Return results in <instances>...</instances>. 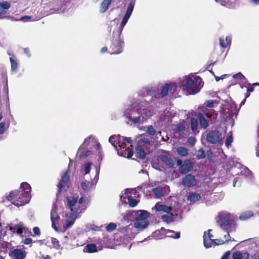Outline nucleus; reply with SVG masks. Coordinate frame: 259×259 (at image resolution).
<instances>
[{
    "instance_id": "39",
    "label": "nucleus",
    "mask_w": 259,
    "mask_h": 259,
    "mask_svg": "<svg viewBox=\"0 0 259 259\" xmlns=\"http://www.w3.org/2000/svg\"><path fill=\"white\" fill-rule=\"evenodd\" d=\"M10 60L11 62L12 71L16 72L18 66V63L12 57L10 58Z\"/></svg>"
},
{
    "instance_id": "31",
    "label": "nucleus",
    "mask_w": 259,
    "mask_h": 259,
    "mask_svg": "<svg viewBox=\"0 0 259 259\" xmlns=\"http://www.w3.org/2000/svg\"><path fill=\"white\" fill-rule=\"evenodd\" d=\"M83 251L84 252L93 253L97 252L98 250L95 244H89L84 247Z\"/></svg>"
},
{
    "instance_id": "19",
    "label": "nucleus",
    "mask_w": 259,
    "mask_h": 259,
    "mask_svg": "<svg viewBox=\"0 0 259 259\" xmlns=\"http://www.w3.org/2000/svg\"><path fill=\"white\" fill-rule=\"evenodd\" d=\"M233 259H248L249 254L246 251H237L233 253Z\"/></svg>"
},
{
    "instance_id": "15",
    "label": "nucleus",
    "mask_w": 259,
    "mask_h": 259,
    "mask_svg": "<svg viewBox=\"0 0 259 259\" xmlns=\"http://www.w3.org/2000/svg\"><path fill=\"white\" fill-rule=\"evenodd\" d=\"M69 176L67 171L63 173L61 176V179L60 180L59 184L57 185L59 191L62 189L68 187Z\"/></svg>"
},
{
    "instance_id": "36",
    "label": "nucleus",
    "mask_w": 259,
    "mask_h": 259,
    "mask_svg": "<svg viewBox=\"0 0 259 259\" xmlns=\"http://www.w3.org/2000/svg\"><path fill=\"white\" fill-rule=\"evenodd\" d=\"M135 3L131 2L129 3L125 15L130 17H131L134 8Z\"/></svg>"
},
{
    "instance_id": "40",
    "label": "nucleus",
    "mask_w": 259,
    "mask_h": 259,
    "mask_svg": "<svg viewBox=\"0 0 259 259\" xmlns=\"http://www.w3.org/2000/svg\"><path fill=\"white\" fill-rule=\"evenodd\" d=\"M130 17L124 15L119 27V33L120 34L121 33L122 30L123 29V27L127 23L128 20L129 19Z\"/></svg>"
},
{
    "instance_id": "42",
    "label": "nucleus",
    "mask_w": 259,
    "mask_h": 259,
    "mask_svg": "<svg viewBox=\"0 0 259 259\" xmlns=\"http://www.w3.org/2000/svg\"><path fill=\"white\" fill-rule=\"evenodd\" d=\"M198 127V121L195 118H192L191 119V128L193 131H195Z\"/></svg>"
},
{
    "instance_id": "57",
    "label": "nucleus",
    "mask_w": 259,
    "mask_h": 259,
    "mask_svg": "<svg viewBox=\"0 0 259 259\" xmlns=\"http://www.w3.org/2000/svg\"><path fill=\"white\" fill-rule=\"evenodd\" d=\"M159 233H160V231H159V230L155 231L153 233V237L155 239H159L162 238V237L159 236L158 235Z\"/></svg>"
},
{
    "instance_id": "63",
    "label": "nucleus",
    "mask_w": 259,
    "mask_h": 259,
    "mask_svg": "<svg viewBox=\"0 0 259 259\" xmlns=\"http://www.w3.org/2000/svg\"><path fill=\"white\" fill-rule=\"evenodd\" d=\"M225 41L227 46H230L231 42V37L230 36H227L226 37Z\"/></svg>"
},
{
    "instance_id": "41",
    "label": "nucleus",
    "mask_w": 259,
    "mask_h": 259,
    "mask_svg": "<svg viewBox=\"0 0 259 259\" xmlns=\"http://www.w3.org/2000/svg\"><path fill=\"white\" fill-rule=\"evenodd\" d=\"M130 17L124 15L119 27V33L120 34L121 33L122 30L123 29V27L127 23L128 20L129 19Z\"/></svg>"
},
{
    "instance_id": "44",
    "label": "nucleus",
    "mask_w": 259,
    "mask_h": 259,
    "mask_svg": "<svg viewBox=\"0 0 259 259\" xmlns=\"http://www.w3.org/2000/svg\"><path fill=\"white\" fill-rule=\"evenodd\" d=\"M162 220L165 222L170 223L173 221V217L172 215L164 214L161 217Z\"/></svg>"
},
{
    "instance_id": "34",
    "label": "nucleus",
    "mask_w": 259,
    "mask_h": 259,
    "mask_svg": "<svg viewBox=\"0 0 259 259\" xmlns=\"http://www.w3.org/2000/svg\"><path fill=\"white\" fill-rule=\"evenodd\" d=\"M92 163L91 162H85L82 167V171L83 172L84 175H86L90 173Z\"/></svg>"
},
{
    "instance_id": "62",
    "label": "nucleus",
    "mask_w": 259,
    "mask_h": 259,
    "mask_svg": "<svg viewBox=\"0 0 259 259\" xmlns=\"http://www.w3.org/2000/svg\"><path fill=\"white\" fill-rule=\"evenodd\" d=\"M31 18V17L28 16H25L22 17L19 20L24 21V22H27L29 21Z\"/></svg>"
},
{
    "instance_id": "48",
    "label": "nucleus",
    "mask_w": 259,
    "mask_h": 259,
    "mask_svg": "<svg viewBox=\"0 0 259 259\" xmlns=\"http://www.w3.org/2000/svg\"><path fill=\"white\" fill-rule=\"evenodd\" d=\"M217 3H220L222 6H225L227 8H231V4L225 0H215Z\"/></svg>"
},
{
    "instance_id": "55",
    "label": "nucleus",
    "mask_w": 259,
    "mask_h": 259,
    "mask_svg": "<svg viewBox=\"0 0 259 259\" xmlns=\"http://www.w3.org/2000/svg\"><path fill=\"white\" fill-rule=\"evenodd\" d=\"M96 150L97 151H98V155H99V158H98V162H99V164L98 165H97V166H100V162L101 161H102V155H101V146L100 147V148L98 149H96ZM97 166V165L96 166Z\"/></svg>"
},
{
    "instance_id": "46",
    "label": "nucleus",
    "mask_w": 259,
    "mask_h": 259,
    "mask_svg": "<svg viewBox=\"0 0 259 259\" xmlns=\"http://www.w3.org/2000/svg\"><path fill=\"white\" fill-rule=\"evenodd\" d=\"M116 226L115 223H110L106 226V230L108 232H112L115 229Z\"/></svg>"
},
{
    "instance_id": "47",
    "label": "nucleus",
    "mask_w": 259,
    "mask_h": 259,
    "mask_svg": "<svg viewBox=\"0 0 259 259\" xmlns=\"http://www.w3.org/2000/svg\"><path fill=\"white\" fill-rule=\"evenodd\" d=\"M0 7L5 11L10 8V4L7 2H2L0 3Z\"/></svg>"
},
{
    "instance_id": "61",
    "label": "nucleus",
    "mask_w": 259,
    "mask_h": 259,
    "mask_svg": "<svg viewBox=\"0 0 259 259\" xmlns=\"http://www.w3.org/2000/svg\"><path fill=\"white\" fill-rule=\"evenodd\" d=\"M205 104H206V107H208V108H212L213 107L214 102L211 100H209V101H207L205 103Z\"/></svg>"
},
{
    "instance_id": "45",
    "label": "nucleus",
    "mask_w": 259,
    "mask_h": 259,
    "mask_svg": "<svg viewBox=\"0 0 259 259\" xmlns=\"http://www.w3.org/2000/svg\"><path fill=\"white\" fill-rule=\"evenodd\" d=\"M206 155L202 149H200L198 151V154L196 155L198 159H203L205 157Z\"/></svg>"
},
{
    "instance_id": "53",
    "label": "nucleus",
    "mask_w": 259,
    "mask_h": 259,
    "mask_svg": "<svg viewBox=\"0 0 259 259\" xmlns=\"http://www.w3.org/2000/svg\"><path fill=\"white\" fill-rule=\"evenodd\" d=\"M257 250L253 255L251 256V259H259V244L256 245Z\"/></svg>"
},
{
    "instance_id": "3",
    "label": "nucleus",
    "mask_w": 259,
    "mask_h": 259,
    "mask_svg": "<svg viewBox=\"0 0 259 259\" xmlns=\"http://www.w3.org/2000/svg\"><path fill=\"white\" fill-rule=\"evenodd\" d=\"M203 82L201 78L193 74L180 77L173 84L176 85L179 91L183 87L184 90H186L190 94L194 95L197 93L203 85Z\"/></svg>"
},
{
    "instance_id": "24",
    "label": "nucleus",
    "mask_w": 259,
    "mask_h": 259,
    "mask_svg": "<svg viewBox=\"0 0 259 259\" xmlns=\"http://www.w3.org/2000/svg\"><path fill=\"white\" fill-rule=\"evenodd\" d=\"M111 2L112 0H103L100 7V12L101 13H105L108 10Z\"/></svg>"
},
{
    "instance_id": "37",
    "label": "nucleus",
    "mask_w": 259,
    "mask_h": 259,
    "mask_svg": "<svg viewBox=\"0 0 259 259\" xmlns=\"http://www.w3.org/2000/svg\"><path fill=\"white\" fill-rule=\"evenodd\" d=\"M136 140L139 145L141 143L142 144L149 143L148 138L146 137V136L143 135H140L139 137H138Z\"/></svg>"
},
{
    "instance_id": "27",
    "label": "nucleus",
    "mask_w": 259,
    "mask_h": 259,
    "mask_svg": "<svg viewBox=\"0 0 259 259\" xmlns=\"http://www.w3.org/2000/svg\"><path fill=\"white\" fill-rule=\"evenodd\" d=\"M201 198V197L200 194L196 193H192L188 195L187 199L188 201L194 203L200 200Z\"/></svg>"
},
{
    "instance_id": "11",
    "label": "nucleus",
    "mask_w": 259,
    "mask_h": 259,
    "mask_svg": "<svg viewBox=\"0 0 259 259\" xmlns=\"http://www.w3.org/2000/svg\"><path fill=\"white\" fill-rule=\"evenodd\" d=\"M175 83V81L169 84L166 83L162 87L160 93L161 97L167 96L168 92L171 93L172 92V93H174L179 91L178 88L176 85H173V84Z\"/></svg>"
},
{
    "instance_id": "32",
    "label": "nucleus",
    "mask_w": 259,
    "mask_h": 259,
    "mask_svg": "<svg viewBox=\"0 0 259 259\" xmlns=\"http://www.w3.org/2000/svg\"><path fill=\"white\" fill-rule=\"evenodd\" d=\"M253 215V212L250 210L244 211L241 213L239 216V219L244 221L248 219Z\"/></svg>"
},
{
    "instance_id": "10",
    "label": "nucleus",
    "mask_w": 259,
    "mask_h": 259,
    "mask_svg": "<svg viewBox=\"0 0 259 259\" xmlns=\"http://www.w3.org/2000/svg\"><path fill=\"white\" fill-rule=\"evenodd\" d=\"M207 142L211 144L219 143L222 139V134L218 131H211L206 135Z\"/></svg>"
},
{
    "instance_id": "30",
    "label": "nucleus",
    "mask_w": 259,
    "mask_h": 259,
    "mask_svg": "<svg viewBox=\"0 0 259 259\" xmlns=\"http://www.w3.org/2000/svg\"><path fill=\"white\" fill-rule=\"evenodd\" d=\"M57 208L55 205H54L51 212V219L52 223L54 225V221H57L59 219V216L57 213Z\"/></svg>"
},
{
    "instance_id": "7",
    "label": "nucleus",
    "mask_w": 259,
    "mask_h": 259,
    "mask_svg": "<svg viewBox=\"0 0 259 259\" xmlns=\"http://www.w3.org/2000/svg\"><path fill=\"white\" fill-rule=\"evenodd\" d=\"M95 168V176L94 178L91 181L85 180L81 183V188L82 191L84 193H88L92 190L95 187V185L97 183L99 180V176L100 173V166H97Z\"/></svg>"
},
{
    "instance_id": "17",
    "label": "nucleus",
    "mask_w": 259,
    "mask_h": 259,
    "mask_svg": "<svg viewBox=\"0 0 259 259\" xmlns=\"http://www.w3.org/2000/svg\"><path fill=\"white\" fill-rule=\"evenodd\" d=\"M193 165L190 160L187 159L184 160L183 164L180 167V171L182 174H186L190 171Z\"/></svg>"
},
{
    "instance_id": "60",
    "label": "nucleus",
    "mask_w": 259,
    "mask_h": 259,
    "mask_svg": "<svg viewBox=\"0 0 259 259\" xmlns=\"http://www.w3.org/2000/svg\"><path fill=\"white\" fill-rule=\"evenodd\" d=\"M33 231L35 235L38 236L40 234V230L38 227H35L33 228Z\"/></svg>"
},
{
    "instance_id": "43",
    "label": "nucleus",
    "mask_w": 259,
    "mask_h": 259,
    "mask_svg": "<svg viewBox=\"0 0 259 259\" xmlns=\"http://www.w3.org/2000/svg\"><path fill=\"white\" fill-rule=\"evenodd\" d=\"M151 88L149 87H146L142 89L140 91V93H139L140 95L141 96H145L149 94V93L151 91Z\"/></svg>"
},
{
    "instance_id": "16",
    "label": "nucleus",
    "mask_w": 259,
    "mask_h": 259,
    "mask_svg": "<svg viewBox=\"0 0 259 259\" xmlns=\"http://www.w3.org/2000/svg\"><path fill=\"white\" fill-rule=\"evenodd\" d=\"M236 168H238L240 169V175L244 176L249 178L251 177V172L247 167L241 165L240 163H237L234 168H232V170L234 171Z\"/></svg>"
},
{
    "instance_id": "22",
    "label": "nucleus",
    "mask_w": 259,
    "mask_h": 259,
    "mask_svg": "<svg viewBox=\"0 0 259 259\" xmlns=\"http://www.w3.org/2000/svg\"><path fill=\"white\" fill-rule=\"evenodd\" d=\"M149 225L148 221H139L135 220L134 226L136 228L139 230H143L146 228Z\"/></svg>"
},
{
    "instance_id": "51",
    "label": "nucleus",
    "mask_w": 259,
    "mask_h": 259,
    "mask_svg": "<svg viewBox=\"0 0 259 259\" xmlns=\"http://www.w3.org/2000/svg\"><path fill=\"white\" fill-rule=\"evenodd\" d=\"M233 137L232 135L228 136L226 140L225 145L227 147H229L233 142Z\"/></svg>"
},
{
    "instance_id": "14",
    "label": "nucleus",
    "mask_w": 259,
    "mask_h": 259,
    "mask_svg": "<svg viewBox=\"0 0 259 259\" xmlns=\"http://www.w3.org/2000/svg\"><path fill=\"white\" fill-rule=\"evenodd\" d=\"M123 42L121 41L119 37L116 39L113 40L111 48L113 51L112 54H118L122 52Z\"/></svg>"
},
{
    "instance_id": "29",
    "label": "nucleus",
    "mask_w": 259,
    "mask_h": 259,
    "mask_svg": "<svg viewBox=\"0 0 259 259\" xmlns=\"http://www.w3.org/2000/svg\"><path fill=\"white\" fill-rule=\"evenodd\" d=\"M130 191H134V190L126 189L125 191V194L127 195L130 206L133 207L137 205L138 202L135 199H134L131 196L128 195Z\"/></svg>"
},
{
    "instance_id": "59",
    "label": "nucleus",
    "mask_w": 259,
    "mask_h": 259,
    "mask_svg": "<svg viewBox=\"0 0 259 259\" xmlns=\"http://www.w3.org/2000/svg\"><path fill=\"white\" fill-rule=\"evenodd\" d=\"M220 45L222 48H226L228 47V46L226 43V41L225 42L224 39L222 38H220Z\"/></svg>"
},
{
    "instance_id": "64",
    "label": "nucleus",
    "mask_w": 259,
    "mask_h": 259,
    "mask_svg": "<svg viewBox=\"0 0 259 259\" xmlns=\"http://www.w3.org/2000/svg\"><path fill=\"white\" fill-rule=\"evenodd\" d=\"M230 251H227L226 252L224 255L222 256L221 259H229V256H230Z\"/></svg>"
},
{
    "instance_id": "28",
    "label": "nucleus",
    "mask_w": 259,
    "mask_h": 259,
    "mask_svg": "<svg viewBox=\"0 0 259 259\" xmlns=\"http://www.w3.org/2000/svg\"><path fill=\"white\" fill-rule=\"evenodd\" d=\"M200 124L203 128H206L208 126V121L205 119V117L201 113H199L197 116Z\"/></svg>"
},
{
    "instance_id": "38",
    "label": "nucleus",
    "mask_w": 259,
    "mask_h": 259,
    "mask_svg": "<svg viewBox=\"0 0 259 259\" xmlns=\"http://www.w3.org/2000/svg\"><path fill=\"white\" fill-rule=\"evenodd\" d=\"M153 192L156 197L159 198L163 195V192L161 188L157 187L153 189Z\"/></svg>"
},
{
    "instance_id": "33",
    "label": "nucleus",
    "mask_w": 259,
    "mask_h": 259,
    "mask_svg": "<svg viewBox=\"0 0 259 259\" xmlns=\"http://www.w3.org/2000/svg\"><path fill=\"white\" fill-rule=\"evenodd\" d=\"M176 151L178 154L182 157H185L188 154V149L184 147H179Z\"/></svg>"
},
{
    "instance_id": "20",
    "label": "nucleus",
    "mask_w": 259,
    "mask_h": 259,
    "mask_svg": "<svg viewBox=\"0 0 259 259\" xmlns=\"http://www.w3.org/2000/svg\"><path fill=\"white\" fill-rule=\"evenodd\" d=\"M159 159L163 162L166 165L171 167L174 165L173 160L169 157L164 155H161L159 156Z\"/></svg>"
},
{
    "instance_id": "12",
    "label": "nucleus",
    "mask_w": 259,
    "mask_h": 259,
    "mask_svg": "<svg viewBox=\"0 0 259 259\" xmlns=\"http://www.w3.org/2000/svg\"><path fill=\"white\" fill-rule=\"evenodd\" d=\"M197 184V180L192 174L186 175L183 179L182 184L185 187H192Z\"/></svg>"
},
{
    "instance_id": "50",
    "label": "nucleus",
    "mask_w": 259,
    "mask_h": 259,
    "mask_svg": "<svg viewBox=\"0 0 259 259\" xmlns=\"http://www.w3.org/2000/svg\"><path fill=\"white\" fill-rule=\"evenodd\" d=\"M146 132L150 135L153 136L155 134L156 131L152 126H149L147 127Z\"/></svg>"
},
{
    "instance_id": "4",
    "label": "nucleus",
    "mask_w": 259,
    "mask_h": 259,
    "mask_svg": "<svg viewBox=\"0 0 259 259\" xmlns=\"http://www.w3.org/2000/svg\"><path fill=\"white\" fill-rule=\"evenodd\" d=\"M31 190L30 185L26 182H23L21 184L19 191L11 192L6 197V199L18 207L24 205L30 201L31 197Z\"/></svg>"
},
{
    "instance_id": "25",
    "label": "nucleus",
    "mask_w": 259,
    "mask_h": 259,
    "mask_svg": "<svg viewBox=\"0 0 259 259\" xmlns=\"http://www.w3.org/2000/svg\"><path fill=\"white\" fill-rule=\"evenodd\" d=\"M137 156L141 159H144L146 157V152L144 148L141 145H139L136 148Z\"/></svg>"
},
{
    "instance_id": "58",
    "label": "nucleus",
    "mask_w": 259,
    "mask_h": 259,
    "mask_svg": "<svg viewBox=\"0 0 259 259\" xmlns=\"http://www.w3.org/2000/svg\"><path fill=\"white\" fill-rule=\"evenodd\" d=\"M5 131V123L1 122L0 123V135L3 134Z\"/></svg>"
},
{
    "instance_id": "54",
    "label": "nucleus",
    "mask_w": 259,
    "mask_h": 259,
    "mask_svg": "<svg viewBox=\"0 0 259 259\" xmlns=\"http://www.w3.org/2000/svg\"><path fill=\"white\" fill-rule=\"evenodd\" d=\"M187 142L192 146H194L196 142V138L194 137H190L188 139Z\"/></svg>"
},
{
    "instance_id": "26",
    "label": "nucleus",
    "mask_w": 259,
    "mask_h": 259,
    "mask_svg": "<svg viewBox=\"0 0 259 259\" xmlns=\"http://www.w3.org/2000/svg\"><path fill=\"white\" fill-rule=\"evenodd\" d=\"M12 253L16 259H23L25 256V252L19 249H14Z\"/></svg>"
},
{
    "instance_id": "49",
    "label": "nucleus",
    "mask_w": 259,
    "mask_h": 259,
    "mask_svg": "<svg viewBox=\"0 0 259 259\" xmlns=\"http://www.w3.org/2000/svg\"><path fill=\"white\" fill-rule=\"evenodd\" d=\"M185 128H186V125H185V123H181L178 124L177 125L176 130L178 132H182L185 130Z\"/></svg>"
},
{
    "instance_id": "1",
    "label": "nucleus",
    "mask_w": 259,
    "mask_h": 259,
    "mask_svg": "<svg viewBox=\"0 0 259 259\" xmlns=\"http://www.w3.org/2000/svg\"><path fill=\"white\" fill-rule=\"evenodd\" d=\"M154 111L151 103L148 101L135 102L125 107L124 116L134 123H143L150 118Z\"/></svg>"
},
{
    "instance_id": "18",
    "label": "nucleus",
    "mask_w": 259,
    "mask_h": 259,
    "mask_svg": "<svg viewBox=\"0 0 259 259\" xmlns=\"http://www.w3.org/2000/svg\"><path fill=\"white\" fill-rule=\"evenodd\" d=\"M149 213L146 210H140L137 211L135 214V220L139 221H147L149 217Z\"/></svg>"
},
{
    "instance_id": "6",
    "label": "nucleus",
    "mask_w": 259,
    "mask_h": 259,
    "mask_svg": "<svg viewBox=\"0 0 259 259\" xmlns=\"http://www.w3.org/2000/svg\"><path fill=\"white\" fill-rule=\"evenodd\" d=\"M100 144L93 136H90L85 139L83 143L79 147L78 154L80 158H83L90 156L92 153V150L98 149Z\"/></svg>"
},
{
    "instance_id": "23",
    "label": "nucleus",
    "mask_w": 259,
    "mask_h": 259,
    "mask_svg": "<svg viewBox=\"0 0 259 259\" xmlns=\"http://www.w3.org/2000/svg\"><path fill=\"white\" fill-rule=\"evenodd\" d=\"M204 113L205 116L211 120L212 119L216 118L218 116V112L212 109H207L204 111Z\"/></svg>"
},
{
    "instance_id": "21",
    "label": "nucleus",
    "mask_w": 259,
    "mask_h": 259,
    "mask_svg": "<svg viewBox=\"0 0 259 259\" xmlns=\"http://www.w3.org/2000/svg\"><path fill=\"white\" fill-rule=\"evenodd\" d=\"M154 208L158 211H162L168 213L171 211L170 207L165 205L160 204L159 203L156 204Z\"/></svg>"
},
{
    "instance_id": "9",
    "label": "nucleus",
    "mask_w": 259,
    "mask_h": 259,
    "mask_svg": "<svg viewBox=\"0 0 259 259\" xmlns=\"http://www.w3.org/2000/svg\"><path fill=\"white\" fill-rule=\"evenodd\" d=\"M219 219L222 228L231 226L233 221V217L232 215L230 213L227 212L221 213L219 215Z\"/></svg>"
},
{
    "instance_id": "8",
    "label": "nucleus",
    "mask_w": 259,
    "mask_h": 259,
    "mask_svg": "<svg viewBox=\"0 0 259 259\" xmlns=\"http://www.w3.org/2000/svg\"><path fill=\"white\" fill-rule=\"evenodd\" d=\"M227 235H224L225 240L222 239H213L207 238L206 236V232H205L203 235V243L206 248H209L212 246H215L217 245L223 244L226 242L231 240V237L229 235V231L227 229Z\"/></svg>"
},
{
    "instance_id": "5",
    "label": "nucleus",
    "mask_w": 259,
    "mask_h": 259,
    "mask_svg": "<svg viewBox=\"0 0 259 259\" xmlns=\"http://www.w3.org/2000/svg\"><path fill=\"white\" fill-rule=\"evenodd\" d=\"M109 142L116 149L119 156L128 158L133 156L131 138L113 135L109 138Z\"/></svg>"
},
{
    "instance_id": "56",
    "label": "nucleus",
    "mask_w": 259,
    "mask_h": 259,
    "mask_svg": "<svg viewBox=\"0 0 259 259\" xmlns=\"http://www.w3.org/2000/svg\"><path fill=\"white\" fill-rule=\"evenodd\" d=\"M233 77L234 78H239L240 80L245 79V77L241 74V73L239 72L236 73L233 75Z\"/></svg>"
},
{
    "instance_id": "13",
    "label": "nucleus",
    "mask_w": 259,
    "mask_h": 259,
    "mask_svg": "<svg viewBox=\"0 0 259 259\" xmlns=\"http://www.w3.org/2000/svg\"><path fill=\"white\" fill-rule=\"evenodd\" d=\"M9 230L13 233H17V234L21 237L23 236V233H26L27 229L24 226L22 222H19L18 224L13 226L10 225Z\"/></svg>"
},
{
    "instance_id": "52",
    "label": "nucleus",
    "mask_w": 259,
    "mask_h": 259,
    "mask_svg": "<svg viewBox=\"0 0 259 259\" xmlns=\"http://www.w3.org/2000/svg\"><path fill=\"white\" fill-rule=\"evenodd\" d=\"M52 243L54 248L56 249H59L60 244L59 241L56 238H53L52 239Z\"/></svg>"
},
{
    "instance_id": "2",
    "label": "nucleus",
    "mask_w": 259,
    "mask_h": 259,
    "mask_svg": "<svg viewBox=\"0 0 259 259\" xmlns=\"http://www.w3.org/2000/svg\"><path fill=\"white\" fill-rule=\"evenodd\" d=\"M67 207L69 209L66 214V228L71 227L75 220L80 217L87 208L88 201L83 196L78 198L77 194L67 197Z\"/></svg>"
},
{
    "instance_id": "35",
    "label": "nucleus",
    "mask_w": 259,
    "mask_h": 259,
    "mask_svg": "<svg viewBox=\"0 0 259 259\" xmlns=\"http://www.w3.org/2000/svg\"><path fill=\"white\" fill-rule=\"evenodd\" d=\"M166 236L175 239H178L180 237V232H175L174 231L168 230L165 233Z\"/></svg>"
}]
</instances>
